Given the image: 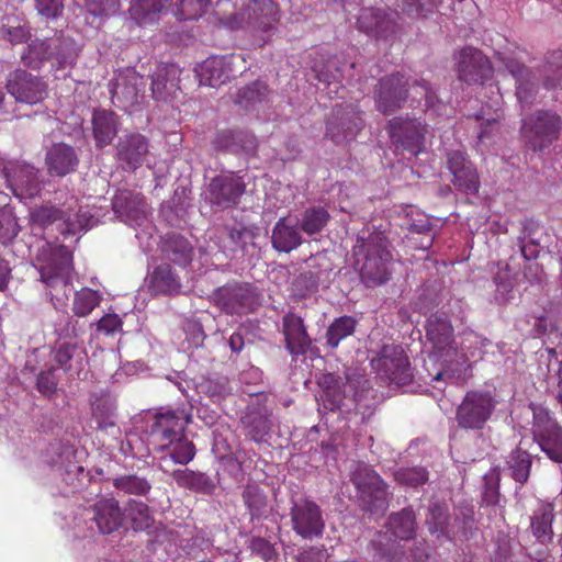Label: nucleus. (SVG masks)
Instances as JSON below:
<instances>
[{
  "mask_svg": "<svg viewBox=\"0 0 562 562\" xmlns=\"http://www.w3.org/2000/svg\"><path fill=\"white\" fill-rule=\"evenodd\" d=\"M290 518L293 531L303 539L312 540L323 535L325 520L314 501L300 498L292 503Z\"/></svg>",
  "mask_w": 562,
  "mask_h": 562,
  "instance_id": "obj_14",
  "label": "nucleus"
},
{
  "mask_svg": "<svg viewBox=\"0 0 562 562\" xmlns=\"http://www.w3.org/2000/svg\"><path fill=\"white\" fill-rule=\"evenodd\" d=\"M101 301V296L94 290L83 288L75 293L72 311L75 315L85 317L89 315Z\"/></svg>",
  "mask_w": 562,
  "mask_h": 562,
  "instance_id": "obj_52",
  "label": "nucleus"
},
{
  "mask_svg": "<svg viewBox=\"0 0 562 562\" xmlns=\"http://www.w3.org/2000/svg\"><path fill=\"white\" fill-rule=\"evenodd\" d=\"M357 24L360 31L375 37L386 36L394 31V21L382 9H362Z\"/></svg>",
  "mask_w": 562,
  "mask_h": 562,
  "instance_id": "obj_31",
  "label": "nucleus"
},
{
  "mask_svg": "<svg viewBox=\"0 0 562 562\" xmlns=\"http://www.w3.org/2000/svg\"><path fill=\"white\" fill-rule=\"evenodd\" d=\"M376 374L390 383L407 385L413 380V369L401 346L385 345L378 357L371 360Z\"/></svg>",
  "mask_w": 562,
  "mask_h": 562,
  "instance_id": "obj_11",
  "label": "nucleus"
},
{
  "mask_svg": "<svg viewBox=\"0 0 562 562\" xmlns=\"http://www.w3.org/2000/svg\"><path fill=\"white\" fill-rule=\"evenodd\" d=\"M191 423V415L184 409H167L154 415L149 434L156 442V450L167 452L160 457V468L168 458L175 463L186 465L193 460L195 447L186 436V427Z\"/></svg>",
  "mask_w": 562,
  "mask_h": 562,
  "instance_id": "obj_2",
  "label": "nucleus"
},
{
  "mask_svg": "<svg viewBox=\"0 0 562 562\" xmlns=\"http://www.w3.org/2000/svg\"><path fill=\"white\" fill-rule=\"evenodd\" d=\"M145 88L144 77L133 69L119 74L110 82L112 103L122 110H128L138 101L140 92Z\"/></svg>",
  "mask_w": 562,
  "mask_h": 562,
  "instance_id": "obj_22",
  "label": "nucleus"
},
{
  "mask_svg": "<svg viewBox=\"0 0 562 562\" xmlns=\"http://www.w3.org/2000/svg\"><path fill=\"white\" fill-rule=\"evenodd\" d=\"M170 0H135L130 9L131 18L139 25L154 23Z\"/></svg>",
  "mask_w": 562,
  "mask_h": 562,
  "instance_id": "obj_42",
  "label": "nucleus"
},
{
  "mask_svg": "<svg viewBox=\"0 0 562 562\" xmlns=\"http://www.w3.org/2000/svg\"><path fill=\"white\" fill-rule=\"evenodd\" d=\"M117 115L110 110H95L92 115V131L97 147L110 145L117 134Z\"/></svg>",
  "mask_w": 562,
  "mask_h": 562,
  "instance_id": "obj_34",
  "label": "nucleus"
},
{
  "mask_svg": "<svg viewBox=\"0 0 562 562\" xmlns=\"http://www.w3.org/2000/svg\"><path fill=\"white\" fill-rule=\"evenodd\" d=\"M5 177L13 194L29 199L37 194L41 188L38 171L27 164H11L5 168Z\"/></svg>",
  "mask_w": 562,
  "mask_h": 562,
  "instance_id": "obj_26",
  "label": "nucleus"
},
{
  "mask_svg": "<svg viewBox=\"0 0 562 562\" xmlns=\"http://www.w3.org/2000/svg\"><path fill=\"white\" fill-rule=\"evenodd\" d=\"M213 147L216 150L239 153H251L257 147L256 137L246 131H221L213 139Z\"/></svg>",
  "mask_w": 562,
  "mask_h": 562,
  "instance_id": "obj_32",
  "label": "nucleus"
},
{
  "mask_svg": "<svg viewBox=\"0 0 562 562\" xmlns=\"http://www.w3.org/2000/svg\"><path fill=\"white\" fill-rule=\"evenodd\" d=\"M212 299L216 306L229 315H243L260 305V295L248 283H227L217 288Z\"/></svg>",
  "mask_w": 562,
  "mask_h": 562,
  "instance_id": "obj_12",
  "label": "nucleus"
},
{
  "mask_svg": "<svg viewBox=\"0 0 562 562\" xmlns=\"http://www.w3.org/2000/svg\"><path fill=\"white\" fill-rule=\"evenodd\" d=\"M65 44V41L60 37L32 40L23 48L20 60L24 67L30 69H40L45 61L52 58L63 63L66 59Z\"/></svg>",
  "mask_w": 562,
  "mask_h": 562,
  "instance_id": "obj_19",
  "label": "nucleus"
},
{
  "mask_svg": "<svg viewBox=\"0 0 562 562\" xmlns=\"http://www.w3.org/2000/svg\"><path fill=\"white\" fill-rule=\"evenodd\" d=\"M425 337L426 344L430 346L429 360L439 362L441 366L432 376V382L460 375L470 367V360L476 357L472 347L477 345V337H468L465 341L469 342V346L464 345L459 349L454 340V329L451 321L443 312H436L427 318Z\"/></svg>",
  "mask_w": 562,
  "mask_h": 562,
  "instance_id": "obj_1",
  "label": "nucleus"
},
{
  "mask_svg": "<svg viewBox=\"0 0 562 562\" xmlns=\"http://www.w3.org/2000/svg\"><path fill=\"white\" fill-rule=\"evenodd\" d=\"M363 121L352 104H336L326 124V136L336 144L352 139L362 130Z\"/></svg>",
  "mask_w": 562,
  "mask_h": 562,
  "instance_id": "obj_15",
  "label": "nucleus"
},
{
  "mask_svg": "<svg viewBox=\"0 0 562 562\" xmlns=\"http://www.w3.org/2000/svg\"><path fill=\"white\" fill-rule=\"evenodd\" d=\"M148 288L155 295H172L180 293L181 281L170 265L161 263L151 272Z\"/></svg>",
  "mask_w": 562,
  "mask_h": 562,
  "instance_id": "obj_36",
  "label": "nucleus"
},
{
  "mask_svg": "<svg viewBox=\"0 0 562 562\" xmlns=\"http://www.w3.org/2000/svg\"><path fill=\"white\" fill-rule=\"evenodd\" d=\"M5 89L18 103L30 105L41 103L48 97V85L44 78L21 68L8 75Z\"/></svg>",
  "mask_w": 562,
  "mask_h": 562,
  "instance_id": "obj_13",
  "label": "nucleus"
},
{
  "mask_svg": "<svg viewBox=\"0 0 562 562\" xmlns=\"http://www.w3.org/2000/svg\"><path fill=\"white\" fill-rule=\"evenodd\" d=\"M246 190L241 177L235 173L220 175L211 179L207 186V201L221 209H228L238 203Z\"/></svg>",
  "mask_w": 562,
  "mask_h": 562,
  "instance_id": "obj_18",
  "label": "nucleus"
},
{
  "mask_svg": "<svg viewBox=\"0 0 562 562\" xmlns=\"http://www.w3.org/2000/svg\"><path fill=\"white\" fill-rule=\"evenodd\" d=\"M209 3V0H179L175 15L180 21L196 20L204 14Z\"/></svg>",
  "mask_w": 562,
  "mask_h": 562,
  "instance_id": "obj_55",
  "label": "nucleus"
},
{
  "mask_svg": "<svg viewBox=\"0 0 562 562\" xmlns=\"http://www.w3.org/2000/svg\"><path fill=\"white\" fill-rule=\"evenodd\" d=\"M356 326L357 321L352 316L345 315L335 318L325 334L326 346L330 349H336L341 340L353 335Z\"/></svg>",
  "mask_w": 562,
  "mask_h": 562,
  "instance_id": "obj_44",
  "label": "nucleus"
},
{
  "mask_svg": "<svg viewBox=\"0 0 562 562\" xmlns=\"http://www.w3.org/2000/svg\"><path fill=\"white\" fill-rule=\"evenodd\" d=\"M77 345L65 342L61 344L55 351V361L59 364L64 370H69L70 364L69 361L74 358L77 351Z\"/></svg>",
  "mask_w": 562,
  "mask_h": 562,
  "instance_id": "obj_63",
  "label": "nucleus"
},
{
  "mask_svg": "<svg viewBox=\"0 0 562 562\" xmlns=\"http://www.w3.org/2000/svg\"><path fill=\"white\" fill-rule=\"evenodd\" d=\"M92 220L93 217L78 205L75 196H71L63 206L46 204L31 212V221L34 225L47 227L59 222L58 227L64 235L87 231L93 225Z\"/></svg>",
  "mask_w": 562,
  "mask_h": 562,
  "instance_id": "obj_6",
  "label": "nucleus"
},
{
  "mask_svg": "<svg viewBox=\"0 0 562 562\" xmlns=\"http://www.w3.org/2000/svg\"><path fill=\"white\" fill-rule=\"evenodd\" d=\"M531 464V454L521 448H516L507 457L505 470L515 482L522 485L529 479Z\"/></svg>",
  "mask_w": 562,
  "mask_h": 562,
  "instance_id": "obj_41",
  "label": "nucleus"
},
{
  "mask_svg": "<svg viewBox=\"0 0 562 562\" xmlns=\"http://www.w3.org/2000/svg\"><path fill=\"white\" fill-rule=\"evenodd\" d=\"M180 68L173 64L158 65L151 75V92L156 100L167 101L180 90Z\"/></svg>",
  "mask_w": 562,
  "mask_h": 562,
  "instance_id": "obj_29",
  "label": "nucleus"
},
{
  "mask_svg": "<svg viewBox=\"0 0 562 562\" xmlns=\"http://www.w3.org/2000/svg\"><path fill=\"white\" fill-rule=\"evenodd\" d=\"M330 221L328 210L322 205L304 210L299 221L300 229L308 236L319 234Z\"/></svg>",
  "mask_w": 562,
  "mask_h": 562,
  "instance_id": "obj_43",
  "label": "nucleus"
},
{
  "mask_svg": "<svg viewBox=\"0 0 562 562\" xmlns=\"http://www.w3.org/2000/svg\"><path fill=\"white\" fill-rule=\"evenodd\" d=\"M351 481L358 492L360 508L371 515L382 516L387 507V485L382 477L369 465L359 463Z\"/></svg>",
  "mask_w": 562,
  "mask_h": 562,
  "instance_id": "obj_9",
  "label": "nucleus"
},
{
  "mask_svg": "<svg viewBox=\"0 0 562 562\" xmlns=\"http://www.w3.org/2000/svg\"><path fill=\"white\" fill-rule=\"evenodd\" d=\"M408 81L400 74H393L380 80L374 94L376 109L384 115L401 109L407 98Z\"/></svg>",
  "mask_w": 562,
  "mask_h": 562,
  "instance_id": "obj_20",
  "label": "nucleus"
},
{
  "mask_svg": "<svg viewBox=\"0 0 562 562\" xmlns=\"http://www.w3.org/2000/svg\"><path fill=\"white\" fill-rule=\"evenodd\" d=\"M541 450L553 461L562 462V428L536 440Z\"/></svg>",
  "mask_w": 562,
  "mask_h": 562,
  "instance_id": "obj_57",
  "label": "nucleus"
},
{
  "mask_svg": "<svg viewBox=\"0 0 562 562\" xmlns=\"http://www.w3.org/2000/svg\"><path fill=\"white\" fill-rule=\"evenodd\" d=\"M270 89L266 82L256 80L238 89L236 103L245 110H256L269 101Z\"/></svg>",
  "mask_w": 562,
  "mask_h": 562,
  "instance_id": "obj_39",
  "label": "nucleus"
},
{
  "mask_svg": "<svg viewBox=\"0 0 562 562\" xmlns=\"http://www.w3.org/2000/svg\"><path fill=\"white\" fill-rule=\"evenodd\" d=\"M475 117L481 128L479 133V139L482 142L499 131L501 120L503 119V112L501 110L490 112V110H485L483 108L482 111L477 113Z\"/></svg>",
  "mask_w": 562,
  "mask_h": 562,
  "instance_id": "obj_54",
  "label": "nucleus"
},
{
  "mask_svg": "<svg viewBox=\"0 0 562 562\" xmlns=\"http://www.w3.org/2000/svg\"><path fill=\"white\" fill-rule=\"evenodd\" d=\"M41 280L48 289L50 301L56 308L67 305L72 286V254L66 246H58L47 262L40 268Z\"/></svg>",
  "mask_w": 562,
  "mask_h": 562,
  "instance_id": "obj_5",
  "label": "nucleus"
},
{
  "mask_svg": "<svg viewBox=\"0 0 562 562\" xmlns=\"http://www.w3.org/2000/svg\"><path fill=\"white\" fill-rule=\"evenodd\" d=\"M0 36L9 43L18 45L31 38V30L26 23H22L18 18L8 16L0 26Z\"/></svg>",
  "mask_w": 562,
  "mask_h": 562,
  "instance_id": "obj_50",
  "label": "nucleus"
},
{
  "mask_svg": "<svg viewBox=\"0 0 562 562\" xmlns=\"http://www.w3.org/2000/svg\"><path fill=\"white\" fill-rule=\"evenodd\" d=\"M561 116L551 110H538L522 120L520 133L526 147L542 153L560 137Z\"/></svg>",
  "mask_w": 562,
  "mask_h": 562,
  "instance_id": "obj_7",
  "label": "nucleus"
},
{
  "mask_svg": "<svg viewBox=\"0 0 562 562\" xmlns=\"http://www.w3.org/2000/svg\"><path fill=\"white\" fill-rule=\"evenodd\" d=\"M386 531H378L369 543L375 562H393L401 553L398 541L414 539L417 531L416 516L412 507H405L389 516Z\"/></svg>",
  "mask_w": 562,
  "mask_h": 562,
  "instance_id": "obj_4",
  "label": "nucleus"
},
{
  "mask_svg": "<svg viewBox=\"0 0 562 562\" xmlns=\"http://www.w3.org/2000/svg\"><path fill=\"white\" fill-rule=\"evenodd\" d=\"M387 131L396 149H404L418 155L425 143L426 125L416 119L393 117L389 121Z\"/></svg>",
  "mask_w": 562,
  "mask_h": 562,
  "instance_id": "obj_16",
  "label": "nucleus"
},
{
  "mask_svg": "<svg viewBox=\"0 0 562 562\" xmlns=\"http://www.w3.org/2000/svg\"><path fill=\"white\" fill-rule=\"evenodd\" d=\"M429 479V473L424 467H403L395 471L394 480L408 487H418L424 485Z\"/></svg>",
  "mask_w": 562,
  "mask_h": 562,
  "instance_id": "obj_53",
  "label": "nucleus"
},
{
  "mask_svg": "<svg viewBox=\"0 0 562 562\" xmlns=\"http://www.w3.org/2000/svg\"><path fill=\"white\" fill-rule=\"evenodd\" d=\"M243 499L251 516H258L267 505L266 495L257 485H247L243 492Z\"/></svg>",
  "mask_w": 562,
  "mask_h": 562,
  "instance_id": "obj_59",
  "label": "nucleus"
},
{
  "mask_svg": "<svg viewBox=\"0 0 562 562\" xmlns=\"http://www.w3.org/2000/svg\"><path fill=\"white\" fill-rule=\"evenodd\" d=\"M112 209L116 216L131 225H140L147 216L144 196L131 190H120L112 199Z\"/></svg>",
  "mask_w": 562,
  "mask_h": 562,
  "instance_id": "obj_25",
  "label": "nucleus"
},
{
  "mask_svg": "<svg viewBox=\"0 0 562 562\" xmlns=\"http://www.w3.org/2000/svg\"><path fill=\"white\" fill-rule=\"evenodd\" d=\"M112 484L119 492L127 495L146 496L151 490L149 481L136 474L117 475Z\"/></svg>",
  "mask_w": 562,
  "mask_h": 562,
  "instance_id": "obj_49",
  "label": "nucleus"
},
{
  "mask_svg": "<svg viewBox=\"0 0 562 562\" xmlns=\"http://www.w3.org/2000/svg\"><path fill=\"white\" fill-rule=\"evenodd\" d=\"M161 250L169 260L180 267L190 265L194 255L190 241L177 233H170L164 237Z\"/></svg>",
  "mask_w": 562,
  "mask_h": 562,
  "instance_id": "obj_35",
  "label": "nucleus"
},
{
  "mask_svg": "<svg viewBox=\"0 0 562 562\" xmlns=\"http://www.w3.org/2000/svg\"><path fill=\"white\" fill-rule=\"evenodd\" d=\"M457 72L461 81L468 83H483L493 75L490 60L481 50L465 47L460 50L457 59Z\"/></svg>",
  "mask_w": 562,
  "mask_h": 562,
  "instance_id": "obj_21",
  "label": "nucleus"
},
{
  "mask_svg": "<svg viewBox=\"0 0 562 562\" xmlns=\"http://www.w3.org/2000/svg\"><path fill=\"white\" fill-rule=\"evenodd\" d=\"M125 513L135 531L148 530L155 522L150 508L143 502L130 501L126 504Z\"/></svg>",
  "mask_w": 562,
  "mask_h": 562,
  "instance_id": "obj_47",
  "label": "nucleus"
},
{
  "mask_svg": "<svg viewBox=\"0 0 562 562\" xmlns=\"http://www.w3.org/2000/svg\"><path fill=\"white\" fill-rule=\"evenodd\" d=\"M554 519L553 506L550 503H541L533 512L531 530L533 536L542 543L550 541L553 536L552 521Z\"/></svg>",
  "mask_w": 562,
  "mask_h": 562,
  "instance_id": "obj_40",
  "label": "nucleus"
},
{
  "mask_svg": "<svg viewBox=\"0 0 562 562\" xmlns=\"http://www.w3.org/2000/svg\"><path fill=\"white\" fill-rule=\"evenodd\" d=\"M120 0H86L85 9L93 16H108L117 12Z\"/></svg>",
  "mask_w": 562,
  "mask_h": 562,
  "instance_id": "obj_60",
  "label": "nucleus"
},
{
  "mask_svg": "<svg viewBox=\"0 0 562 562\" xmlns=\"http://www.w3.org/2000/svg\"><path fill=\"white\" fill-rule=\"evenodd\" d=\"M45 164L50 176L65 177L76 171L79 165V157L72 146L65 143H56L46 151Z\"/></svg>",
  "mask_w": 562,
  "mask_h": 562,
  "instance_id": "obj_28",
  "label": "nucleus"
},
{
  "mask_svg": "<svg viewBox=\"0 0 562 562\" xmlns=\"http://www.w3.org/2000/svg\"><path fill=\"white\" fill-rule=\"evenodd\" d=\"M387 238L380 232L359 237L353 246L355 267L367 288L384 284L391 278L393 256Z\"/></svg>",
  "mask_w": 562,
  "mask_h": 562,
  "instance_id": "obj_3",
  "label": "nucleus"
},
{
  "mask_svg": "<svg viewBox=\"0 0 562 562\" xmlns=\"http://www.w3.org/2000/svg\"><path fill=\"white\" fill-rule=\"evenodd\" d=\"M115 405L109 397L97 398L92 403V413L100 427L105 428L114 425Z\"/></svg>",
  "mask_w": 562,
  "mask_h": 562,
  "instance_id": "obj_58",
  "label": "nucleus"
},
{
  "mask_svg": "<svg viewBox=\"0 0 562 562\" xmlns=\"http://www.w3.org/2000/svg\"><path fill=\"white\" fill-rule=\"evenodd\" d=\"M115 151L120 167L125 171H135L144 164L149 153V143L140 133H125L119 137Z\"/></svg>",
  "mask_w": 562,
  "mask_h": 562,
  "instance_id": "obj_17",
  "label": "nucleus"
},
{
  "mask_svg": "<svg viewBox=\"0 0 562 562\" xmlns=\"http://www.w3.org/2000/svg\"><path fill=\"white\" fill-rule=\"evenodd\" d=\"M243 424L246 430V436L257 442L266 439L272 426L270 417L260 412L248 413L243 418Z\"/></svg>",
  "mask_w": 562,
  "mask_h": 562,
  "instance_id": "obj_48",
  "label": "nucleus"
},
{
  "mask_svg": "<svg viewBox=\"0 0 562 562\" xmlns=\"http://www.w3.org/2000/svg\"><path fill=\"white\" fill-rule=\"evenodd\" d=\"M38 14L47 19H56L64 10V0H34Z\"/></svg>",
  "mask_w": 562,
  "mask_h": 562,
  "instance_id": "obj_61",
  "label": "nucleus"
},
{
  "mask_svg": "<svg viewBox=\"0 0 562 562\" xmlns=\"http://www.w3.org/2000/svg\"><path fill=\"white\" fill-rule=\"evenodd\" d=\"M543 85L548 89L555 88L562 81V50L553 52L543 69Z\"/></svg>",
  "mask_w": 562,
  "mask_h": 562,
  "instance_id": "obj_56",
  "label": "nucleus"
},
{
  "mask_svg": "<svg viewBox=\"0 0 562 562\" xmlns=\"http://www.w3.org/2000/svg\"><path fill=\"white\" fill-rule=\"evenodd\" d=\"M245 61L241 55L211 56L199 67L200 82L210 87H217L236 76V65Z\"/></svg>",
  "mask_w": 562,
  "mask_h": 562,
  "instance_id": "obj_23",
  "label": "nucleus"
},
{
  "mask_svg": "<svg viewBox=\"0 0 562 562\" xmlns=\"http://www.w3.org/2000/svg\"><path fill=\"white\" fill-rule=\"evenodd\" d=\"M278 21V9L271 0H249L237 12L220 18V23L232 30L256 34L267 32Z\"/></svg>",
  "mask_w": 562,
  "mask_h": 562,
  "instance_id": "obj_8",
  "label": "nucleus"
},
{
  "mask_svg": "<svg viewBox=\"0 0 562 562\" xmlns=\"http://www.w3.org/2000/svg\"><path fill=\"white\" fill-rule=\"evenodd\" d=\"M92 519L102 535H111L119 530L124 520V512L114 497H102L90 506Z\"/></svg>",
  "mask_w": 562,
  "mask_h": 562,
  "instance_id": "obj_27",
  "label": "nucleus"
},
{
  "mask_svg": "<svg viewBox=\"0 0 562 562\" xmlns=\"http://www.w3.org/2000/svg\"><path fill=\"white\" fill-rule=\"evenodd\" d=\"M19 233L18 224L11 216L0 217V241L7 243L13 239Z\"/></svg>",
  "mask_w": 562,
  "mask_h": 562,
  "instance_id": "obj_64",
  "label": "nucleus"
},
{
  "mask_svg": "<svg viewBox=\"0 0 562 562\" xmlns=\"http://www.w3.org/2000/svg\"><path fill=\"white\" fill-rule=\"evenodd\" d=\"M37 390L45 396H50L56 392L57 380L54 370L42 371L37 376Z\"/></svg>",
  "mask_w": 562,
  "mask_h": 562,
  "instance_id": "obj_62",
  "label": "nucleus"
},
{
  "mask_svg": "<svg viewBox=\"0 0 562 562\" xmlns=\"http://www.w3.org/2000/svg\"><path fill=\"white\" fill-rule=\"evenodd\" d=\"M447 165L453 176L452 183L459 191L467 194L479 192L480 179L477 171L464 153L460 150L448 153Z\"/></svg>",
  "mask_w": 562,
  "mask_h": 562,
  "instance_id": "obj_24",
  "label": "nucleus"
},
{
  "mask_svg": "<svg viewBox=\"0 0 562 562\" xmlns=\"http://www.w3.org/2000/svg\"><path fill=\"white\" fill-rule=\"evenodd\" d=\"M283 334L286 348L292 355H304L311 346V339L303 319L293 313H289L283 317Z\"/></svg>",
  "mask_w": 562,
  "mask_h": 562,
  "instance_id": "obj_30",
  "label": "nucleus"
},
{
  "mask_svg": "<svg viewBox=\"0 0 562 562\" xmlns=\"http://www.w3.org/2000/svg\"><path fill=\"white\" fill-rule=\"evenodd\" d=\"M530 409L533 417L531 431L535 441L547 435L549 436L561 428L557 420L551 416L548 408L542 405L531 403Z\"/></svg>",
  "mask_w": 562,
  "mask_h": 562,
  "instance_id": "obj_45",
  "label": "nucleus"
},
{
  "mask_svg": "<svg viewBox=\"0 0 562 562\" xmlns=\"http://www.w3.org/2000/svg\"><path fill=\"white\" fill-rule=\"evenodd\" d=\"M497 401L488 391L472 390L465 393L457 407L456 420L462 429L481 430L492 417Z\"/></svg>",
  "mask_w": 562,
  "mask_h": 562,
  "instance_id": "obj_10",
  "label": "nucleus"
},
{
  "mask_svg": "<svg viewBox=\"0 0 562 562\" xmlns=\"http://www.w3.org/2000/svg\"><path fill=\"white\" fill-rule=\"evenodd\" d=\"M176 483L183 488L195 493L212 494L215 491L213 480L202 472H194L189 469L175 470L171 473Z\"/></svg>",
  "mask_w": 562,
  "mask_h": 562,
  "instance_id": "obj_38",
  "label": "nucleus"
},
{
  "mask_svg": "<svg viewBox=\"0 0 562 562\" xmlns=\"http://www.w3.org/2000/svg\"><path fill=\"white\" fill-rule=\"evenodd\" d=\"M303 243L300 228L293 224L289 217H281L272 228V247L282 252H290L296 249Z\"/></svg>",
  "mask_w": 562,
  "mask_h": 562,
  "instance_id": "obj_33",
  "label": "nucleus"
},
{
  "mask_svg": "<svg viewBox=\"0 0 562 562\" xmlns=\"http://www.w3.org/2000/svg\"><path fill=\"white\" fill-rule=\"evenodd\" d=\"M327 386L321 394L323 407L327 411L335 412L341 408L345 400V392L341 385L334 379L333 375L325 378Z\"/></svg>",
  "mask_w": 562,
  "mask_h": 562,
  "instance_id": "obj_51",
  "label": "nucleus"
},
{
  "mask_svg": "<svg viewBox=\"0 0 562 562\" xmlns=\"http://www.w3.org/2000/svg\"><path fill=\"white\" fill-rule=\"evenodd\" d=\"M448 508L445 504L437 502L430 503L426 517V525L431 535L436 537H448L449 533Z\"/></svg>",
  "mask_w": 562,
  "mask_h": 562,
  "instance_id": "obj_46",
  "label": "nucleus"
},
{
  "mask_svg": "<svg viewBox=\"0 0 562 562\" xmlns=\"http://www.w3.org/2000/svg\"><path fill=\"white\" fill-rule=\"evenodd\" d=\"M506 69L516 79V95L521 103H529L533 97L536 83L530 70L514 59L505 61Z\"/></svg>",
  "mask_w": 562,
  "mask_h": 562,
  "instance_id": "obj_37",
  "label": "nucleus"
}]
</instances>
